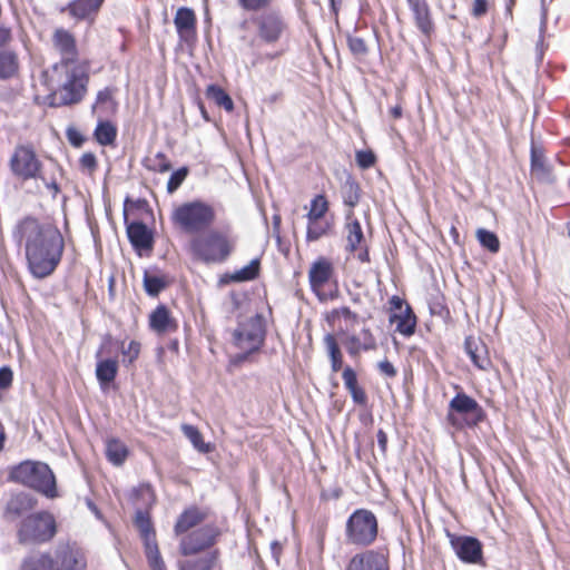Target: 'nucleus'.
<instances>
[{"instance_id":"1","label":"nucleus","mask_w":570,"mask_h":570,"mask_svg":"<svg viewBox=\"0 0 570 570\" xmlns=\"http://www.w3.org/2000/svg\"><path fill=\"white\" fill-rule=\"evenodd\" d=\"M17 235L24 242L30 273L36 278L51 275L63 253L65 242L61 233L52 225H41L33 218H26L18 225Z\"/></svg>"},{"instance_id":"2","label":"nucleus","mask_w":570,"mask_h":570,"mask_svg":"<svg viewBox=\"0 0 570 570\" xmlns=\"http://www.w3.org/2000/svg\"><path fill=\"white\" fill-rule=\"evenodd\" d=\"M191 255L206 264L225 262L234 250V240L224 232L209 229L189 243Z\"/></svg>"},{"instance_id":"3","label":"nucleus","mask_w":570,"mask_h":570,"mask_svg":"<svg viewBox=\"0 0 570 570\" xmlns=\"http://www.w3.org/2000/svg\"><path fill=\"white\" fill-rule=\"evenodd\" d=\"M10 480L31 488L49 499L58 497L56 478L48 464L24 461L10 471Z\"/></svg>"},{"instance_id":"4","label":"nucleus","mask_w":570,"mask_h":570,"mask_svg":"<svg viewBox=\"0 0 570 570\" xmlns=\"http://www.w3.org/2000/svg\"><path fill=\"white\" fill-rule=\"evenodd\" d=\"M171 222L186 233H199L212 226L216 219L214 207L202 200L178 205L171 213Z\"/></svg>"},{"instance_id":"5","label":"nucleus","mask_w":570,"mask_h":570,"mask_svg":"<svg viewBox=\"0 0 570 570\" xmlns=\"http://www.w3.org/2000/svg\"><path fill=\"white\" fill-rule=\"evenodd\" d=\"M266 326L264 317L259 314L252 315L238 322L233 332V344L242 351L235 355V362H244L247 356L257 352L264 344Z\"/></svg>"},{"instance_id":"6","label":"nucleus","mask_w":570,"mask_h":570,"mask_svg":"<svg viewBox=\"0 0 570 570\" xmlns=\"http://www.w3.org/2000/svg\"><path fill=\"white\" fill-rule=\"evenodd\" d=\"M61 82L60 88L55 91L52 98L57 106H67L79 102L87 90L88 73L87 67H72L53 73Z\"/></svg>"},{"instance_id":"7","label":"nucleus","mask_w":570,"mask_h":570,"mask_svg":"<svg viewBox=\"0 0 570 570\" xmlns=\"http://www.w3.org/2000/svg\"><path fill=\"white\" fill-rule=\"evenodd\" d=\"M57 532L56 520L47 511L24 518L18 528V541L21 544H39L50 541Z\"/></svg>"},{"instance_id":"8","label":"nucleus","mask_w":570,"mask_h":570,"mask_svg":"<svg viewBox=\"0 0 570 570\" xmlns=\"http://www.w3.org/2000/svg\"><path fill=\"white\" fill-rule=\"evenodd\" d=\"M377 535V520L365 509H358L348 518L346 538L353 544L368 546Z\"/></svg>"},{"instance_id":"9","label":"nucleus","mask_w":570,"mask_h":570,"mask_svg":"<svg viewBox=\"0 0 570 570\" xmlns=\"http://www.w3.org/2000/svg\"><path fill=\"white\" fill-rule=\"evenodd\" d=\"M51 45L53 51L60 57L59 62L53 65V73L72 67H87L80 62L76 39L68 30L56 29L52 33Z\"/></svg>"},{"instance_id":"10","label":"nucleus","mask_w":570,"mask_h":570,"mask_svg":"<svg viewBox=\"0 0 570 570\" xmlns=\"http://www.w3.org/2000/svg\"><path fill=\"white\" fill-rule=\"evenodd\" d=\"M9 165L12 174L19 179L29 180L41 177L42 164L31 146H17Z\"/></svg>"},{"instance_id":"11","label":"nucleus","mask_w":570,"mask_h":570,"mask_svg":"<svg viewBox=\"0 0 570 570\" xmlns=\"http://www.w3.org/2000/svg\"><path fill=\"white\" fill-rule=\"evenodd\" d=\"M135 524L145 542L146 556L153 570H166L155 540V532L147 513L137 511Z\"/></svg>"},{"instance_id":"12","label":"nucleus","mask_w":570,"mask_h":570,"mask_svg":"<svg viewBox=\"0 0 570 570\" xmlns=\"http://www.w3.org/2000/svg\"><path fill=\"white\" fill-rule=\"evenodd\" d=\"M449 414L448 420L452 425L460 426L461 422H459L456 414H464L470 416L469 424H476L482 420V409L479 403L466 395L465 393H458L449 404Z\"/></svg>"},{"instance_id":"13","label":"nucleus","mask_w":570,"mask_h":570,"mask_svg":"<svg viewBox=\"0 0 570 570\" xmlns=\"http://www.w3.org/2000/svg\"><path fill=\"white\" fill-rule=\"evenodd\" d=\"M346 250L357 252V258L367 263L370 261L366 239L360 222L353 216L352 213L346 215V223L344 225Z\"/></svg>"},{"instance_id":"14","label":"nucleus","mask_w":570,"mask_h":570,"mask_svg":"<svg viewBox=\"0 0 570 570\" xmlns=\"http://www.w3.org/2000/svg\"><path fill=\"white\" fill-rule=\"evenodd\" d=\"M219 532L213 525L203 527L180 541V552L184 556H191L212 547Z\"/></svg>"},{"instance_id":"15","label":"nucleus","mask_w":570,"mask_h":570,"mask_svg":"<svg viewBox=\"0 0 570 570\" xmlns=\"http://www.w3.org/2000/svg\"><path fill=\"white\" fill-rule=\"evenodd\" d=\"M255 24L258 37L266 43L276 42L287 27L284 19L276 12H267L259 16L255 20Z\"/></svg>"},{"instance_id":"16","label":"nucleus","mask_w":570,"mask_h":570,"mask_svg":"<svg viewBox=\"0 0 570 570\" xmlns=\"http://www.w3.org/2000/svg\"><path fill=\"white\" fill-rule=\"evenodd\" d=\"M333 274L334 266L332 262L325 257H318L309 267L308 279L311 288L321 301L326 298L323 288L333 277Z\"/></svg>"},{"instance_id":"17","label":"nucleus","mask_w":570,"mask_h":570,"mask_svg":"<svg viewBox=\"0 0 570 570\" xmlns=\"http://www.w3.org/2000/svg\"><path fill=\"white\" fill-rule=\"evenodd\" d=\"M55 561L56 570H85L87 566L83 552L69 544L57 548Z\"/></svg>"},{"instance_id":"18","label":"nucleus","mask_w":570,"mask_h":570,"mask_svg":"<svg viewBox=\"0 0 570 570\" xmlns=\"http://www.w3.org/2000/svg\"><path fill=\"white\" fill-rule=\"evenodd\" d=\"M346 570H389V560L382 552L367 550L355 554Z\"/></svg>"},{"instance_id":"19","label":"nucleus","mask_w":570,"mask_h":570,"mask_svg":"<svg viewBox=\"0 0 570 570\" xmlns=\"http://www.w3.org/2000/svg\"><path fill=\"white\" fill-rule=\"evenodd\" d=\"M451 546L464 562L476 563L482 559V544L472 537H451Z\"/></svg>"},{"instance_id":"20","label":"nucleus","mask_w":570,"mask_h":570,"mask_svg":"<svg viewBox=\"0 0 570 570\" xmlns=\"http://www.w3.org/2000/svg\"><path fill=\"white\" fill-rule=\"evenodd\" d=\"M149 327L158 335H166L177 331V321L171 316L169 309L164 306H157L149 315Z\"/></svg>"},{"instance_id":"21","label":"nucleus","mask_w":570,"mask_h":570,"mask_svg":"<svg viewBox=\"0 0 570 570\" xmlns=\"http://www.w3.org/2000/svg\"><path fill=\"white\" fill-rule=\"evenodd\" d=\"M345 346L350 355L356 356L362 351L376 348V340L368 328H363L360 334H352L346 337Z\"/></svg>"},{"instance_id":"22","label":"nucleus","mask_w":570,"mask_h":570,"mask_svg":"<svg viewBox=\"0 0 570 570\" xmlns=\"http://www.w3.org/2000/svg\"><path fill=\"white\" fill-rule=\"evenodd\" d=\"M37 505V500L29 493L19 492L13 494L7 502L6 513L13 518L31 511Z\"/></svg>"},{"instance_id":"23","label":"nucleus","mask_w":570,"mask_h":570,"mask_svg":"<svg viewBox=\"0 0 570 570\" xmlns=\"http://www.w3.org/2000/svg\"><path fill=\"white\" fill-rule=\"evenodd\" d=\"M19 570H56V561L50 553L35 551L23 558Z\"/></svg>"},{"instance_id":"24","label":"nucleus","mask_w":570,"mask_h":570,"mask_svg":"<svg viewBox=\"0 0 570 570\" xmlns=\"http://www.w3.org/2000/svg\"><path fill=\"white\" fill-rule=\"evenodd\" d=\"M174 22L183 40L187 41L194 36L196 17L193 10L188 8L178 9Z\"/></svg>"},{"instance_id":"25","label":"nucleus","mask_w":570,"mask_h":570,"mask_svg":"<svg viewBox=\"0 0 570 570\" xmlns=\"http://www.w3.org/2000/svg\"><path fill=\"white\" fill-rule=\"evenodd\" d=\"M127 234L130 243L137 249H150L153 246V236L146 225L142 223H131L127 227Z\"/></svg>"},{"instance_id":"26","label":"nucleus","mask_w":570,"mask_h":570,"mask_svg":"<svg viewBox=\"0 0 570 570\" xmlns=\"http://www.w3.org/2000/svg\"><path fill=\"white\" fill-rule=\"evenodd\" d=\"M206 514L197 508H189L185 510L178 518L174 531L176 535L187 532L202 521H204Z\"/></svg>"},{"instance_id":"27","label":"nucleus","mask_w":570,"mask_h":570,"mask_svg":"<svg viewBox=\"0 0 570 570\" xmlns=\"http://www.w3.org/2000/svg\"><path fill=\"white\" fill-rule=\"evenodd\" d=\"M118 372V362L116 360L106 358L97 363L96 376L102 389L111 383Z\"/></svg>"},{"instance_id":"28","label":"nucleus","mask_w":570,"mask_h":570,"mask_svg":"<svg viewBox=\"0 0 570 570\" xmlns=\"http://www.w3.org/2000/svg\"><path fill=\"white\" fill-rule=\"evenodd\" d=\"M531 173L540 180H547L550 177V169L546 164L543 151L534 144L531 147Z\"/></svg>"},{"instance_id":"29","label":"nucleus","mask_w":570,"mask_h":570,"mask_svg":"<svg viewBox=\"0 0 570 570\" xmlns=\"http://www.w3.org/2000/svg\"><path fill=\"white\" fill-rule=\"evenodd\" d=\"M104 0H75L69 4V13L77 19H86L96 12Z\"/></svg>"},{"instance_id":"30","label":"nucleus","mask_w":570,"mask_h":570,"mask_svg":"<svg viewBox=\"0 0 570 570\" xmlns=\"http://www.w3.org/2000/svg\"><path fill=\"white\" fill-rule=\"evenodd\" d=\"M391 322L396 323V331L403 335H412L415 328V316L409 305H405L403 313L391 316Z\"/></svg>"},{"instance_id":"31","label":"nucleus","mask_w":570,"mask_h":570,"mask_svg":"<svg viewBox=\"0 0 570 570\" xmlns=\"http://www.w3.org/2000/svg\"><path fill=\"white\" fill-rule=\"evenodd\" d=\"M411 9L414 13L416 27L422 33L429 36L433 31V23L426 1L416 3L415 6H412Z\"/></svg>"},{"instance_id":"32","label":"nucleus","mask_w":570,"mask_h":570,"mask_svg":"<svg viewBox=\"0 0 570 570\" xmlns=\"http://www.w3.org/2000/svg\"><path fill=\"white\" fill-rule=\"evenodd\" d=\"M106 455L115 465H121L128 455L127 446L117 439H110L106 442Z\"/></svg>"},{"instance_id":"33","label":"nucleus","mask_w":570,"mask_h":570,"mask_svg":"<svg viewBox=\"0 0 570 570\" xmlns=\"http://www.w3.org/2000/svg\"><path fill=\"white\" fill-rule=\"evenodd\" d=\"M217 560V552H208L198 559H190L179 562L180 570H212Z\"/></svg>"},{"instance_id":"34","label":"nucleus","mask_w":570,"mask_h":570,"mask_svg":"<svg viewBox=\"0 0 570 570\" xmlns=\"http://www.w3.org/2000/svg\"><path fill=\"white\" fill-rule=\"evenodd\" d=\"M19 69L18 57L11 51L0 52V79H9L17 75Z\"/></svg>"},{"instance_id":"35","label":"nucleus","mask_w":570,"mask_h":570,"mask_svg":"<svg viewBox=\"0 0 570 570\" xmlns=\"http://www.w3.org/2000/svg\"><path fill=\"white\" fill-rule=\"evenodd\" d=\"M324 344L331 360L332 371L338 372L342 368L343 355L335 337L332 334H326L324 337Z\"/></svg>"},{"instance_id":"36","label":"nucleus","mask_w":570,"mask_h":570,"mask_svg":"<svg viewBox=\"0 0 570 570\" xmlns=\"http://www.w3.org/2000/svg\"><path fill=\"white\" fill-rule=\"evenodd\" d=\"M206 96L217 106L223 107L226 111H233L234 102L232 98L218 86L210 85L207 88Z\"/></svg>"},{"instance_id":"37","label":"nucleus","mask_w":570,"mask_h":570,"mask_svg":"<svg viewBox=\"0 0 570 570\" xmlns=\"http://www.w3.org/2000/svg\"><path fill=\"white\" fill-rule=\"evenodd\" d=\"M95 137L100 145H111L117 137V128L110 121H101L95 130Z\"/></svg>"},{"instance_id":"38","label":"nucleus","mask_w":570,"mask_h":570,"mask_svg":"<svg viewBox=\"0 0 570 570\" xmlns=\"http://www.w3.org/2000/svg\"><path fill=\"white\" fill-rule=\"evenodd\" d=\"M328 210V202L324 195H317L311 200V208L307 213L309 223L318 222Z\"/></svg>"},{"instance_id":"39","label":"nucleus","mask_w":570,"mask_h":570,"mask_svg":"<svg viewBox=\"0 0 570 570\" xmlns=\"http://www.w3.org/2000/svg\"><path fill=\"white\" fill-rule=\"evenodd\" d=\"M184 435L191 442L195 449H197L202 453H209L212 451V446L209 443H205L203 436L197 428L188 424H184L181 426Z\"/></svg>"},{"instance_id":"40","label":"nucleus","mask_w":570,"mask_h":570,"mask_svg":"<svg viewBox=\"0 0 570 570\" xmlns=\"http://www.w3.org/2000/svg\"><path fill=\"white\" fill-rule=\"evenodd\" d=\"M166 286L164 277L157 273L146 271L144 274V287L150 296H157Z\"/></svg>"},{"instance_id":"41","label":"nucleus","mask_w":570,"mask_h":570,"mask_svg":"<svg viewBox=\"0 0 570 570\" xmlns=\"http://www.w3.org/2000/svg\"><path fill=\"white\" fill-rule=\"evenodd\" d=\"M259 273V261L257 258L252 259L246 266L236 271L232 275V279L235 282L252 281L257 277Z\"/></svg>"},{"instance_id":"42","label":"nucleus","mask_w":570,"mask_h":570,"mask_svg":"<svg viewBox=\"0 0 570 570\" xmlns=\"http://www.w3.org/2000/svg\"><path fill=\"white\" fill-rule=\"evenodd\" d=\"M476 238L480 242V244L491 253L499 252L500 240L494 233L484 228H479L476 230Z\"/></svg>"},{"instance_id":"43","label":"nucleus","mask_w":570,"mask_h":570,"mask_svg":"<svg viewBox=\"0 0 570 570\" xmlns=\"http://www.w3.org/2000/svg\"><path fill=\"white\" fill-rule=\"evenodd\" d=\"M465 350L471 357V361L481 370H485L490 362L485 356L481 355V350L476 345L474 346V342L471 338H466L465 341Z\"/></svg>"},{"instance_id":"44","label":"nucleus","mask_w":570,"mask_h":570,"mask_svg":"<svg viewBox=\"0 0 570 570\" xmlns=\"http://www.w3.org/2000/svg\"><path fill=\"white\" fill-rule=\"evenodd\" d=\"M343 198L344 203L350 206L354 207L360 199L358 194V186L354 181H346L343 187Z\"/></svg>"},{"instance_id":"45","label":"nucleus","mask_w":570,"mask_h":570,"mask_svg":"<svg viewBox=\"0 0 570 570\" xmlns=\"http://www.w3.org/2000/svg\"><path fill=\"white\" fill-rule=\"evenodd\" d=\"M96 106H102L106 110H114L116 102L114 100V90L105 88L97 95Z\"/></svg>"},{"instance_id":"46","label":"nucleus","mask_w":570,"mask_h":570,"mask_svg":"<svg viewBox=\"0 0 570 570\" xmlns=\"http://www.w3.org/2000/svg\"><path fill=\"white\" fill-rule=\"evenodd\" d=\"M188 175V169L186 167H181L178 170L174 171L167 183L168 193L173 194L175 190L179 188L183 181L186 179Z\"/></svg>"},{"instance_id":"47","label":"nucleus","mask_w":570,"mask_h":570,"mask_svg":"<svg viewBox=\"0 0 570 570\" xmlns=\"http://www.w3.org/2000/svg\"><path fill=\"white\" fill-rule=\"evenodd\" d=\"M347 43L352 53L357 58H362L367 53V47L362 38L356 36H348Z\"/></svg>"},{"instance_id":"48","label":"nucleus","mask_w":570,"mask_h":570,"mask_svg":"<svg viewBox=\"0 0 570 570\" xmlns=\"http://www.w3.org/2000/svg\"><path fill=\"white\" fill-rule=\"evenodd\" d=\"M356 163L362 169L374 166L376 157L372 150H358L355 155Z\"/></svg>"},{"instance_id":"49","label":"nucleus","mask_w":570,"mask_h":570,"mask_svg":"<svg viewBox=\"0 0 570 570\" xmlns=\"http://www.w3.org/2000/svg\"><path fill=\"white\" fill-rule=\"evenodd\" d=\"M327 232V226H322L318 222H313L307 225L306 238L309 242H315L324 236Z\"/></svg>"},{"instance_id":"50","label":"nucleus","mask_w":570,"mask_h":570,"mask_svg":"<svg viewBox=\"0 0 570 570\" xmlns=\"http://www.w3.org/2000/svg\"><path fill=\"white\" fill-rule=\"evenodd\" d=\"M124 357L128 358L129 363H132L140 353V344L136 341H131L127 347L121 348Z\"/></svg>"},{"instance_id":"51","label":"nucleus","mask_w":570,"mask_h":570,"mask_svg":"<svg viewBox=\"0 0 570 570\" xmlns=\"http://www.w3.org/2000/svg\"><path fill=\"white\" fill-rule=\"evenodd\" d=\"M342 377L347 390L358 386L356 373L352 367L346 366L343 370Z\"/></svg>"},{"instance_id":"52","label":"nucleus","mask_w":570,"mask_h":570,"mask_svg":"<svg viewBox=\"0 0 570 570\" xmlns=\"http://www.w3.org/2000/svg\"><path fill=\"white\" fill-rule=\"evenodd\" d=\"M245 10L256 11L269 4L272 0H237Z\"/></svg>"},{"instance_id":"53","label":"nucleus","mask_w":570,"mask_h":570,"mask_svg":"<svg viewBox=\"0 0 570 570\" xmlns=\"http://www.w3.org/2000/svg\"><path fill=\"white\" fill-rule=\"evenodd\" d=\"M80 166L83 170H87L88 173H92L96 169L97 166V159L96 156L91 153H86L80 157Z\"/></svg>"},{"instance_id":"54","label":"nucleus","mask_w":570,"mask_h":570,"mask_svg":"<svg viewBox=\"0 0 570 570\" xmlns=\"http://www.w3.org/2000/svg\"><path fill=\"white\" fill-rule=\"evenodd\" d=\"M377 367H379L380 373L387 377H394L397 374L394 365L387 360H383V361L379 362Z\"/></svg>"},{"instance_id":"55","label":"nucleus","mask_w":570,"mask_h":570,"mask_svg":"<svg viewBox=\"0 0 570 570\" xmlns=\"http://www.w3.org/2000/svg\"><path fill=\"white\" fill-rule=\"evenodd\" d=\"M348 392L351 393V396L356 404L363 405L366 403L367 397L362 387L356 386L354 389L348 390Z\"/></svg>"},{"instance_id":"56","label":"nucleus","mask_w":570,"mask_h":570,"mask_svg":"<svg viewBox=\"0 0 570 570\" xmlns=\"http://www.w3.org/2000/svg\"><path fill=\"white\" fill-rule=\"evenodd\" d=\"M12 382V372L8 367L0 368V389L8 387Z\"/></svg>"},{"instance_id":"57","label":"nucleus","mask_w":570,"mask_h":570,"mask_svg":"<svg viewBox=\"0 0 570 570\" xmlns=\"http://www.w3.org/2000/svg\"><path fill=\"white\" fill-rule=\"evenodd\" d=\"M156 160H157V165L155 168L157 170H159L160 173L168 171L171 168L169 160L166 158V156L164 154H161V153L157 154Z\"/></svg>"},{"instance_id":"58","label":"nucleus","mask_w":570,"mask_h":570,"mask_svg":"<svg viewBox=\"0 0 570 570\" xmlns=\"http://www.w3.org/2000/svg\"><path fill=\"white\" fill-rule=\"evenodd\" d=\"M488 2L487 0H474L473 2V14L475 17H481L487 12Z\"/></svg>"},{"instance_id":"59","label":"nucleus","mask_w":570,"mask_h":570,"mask_svg":"<svg viewBox=\"0 0 570 570\" xmlns=\"http://www.w3.org/2000/svg\"><path fill=\"white\" fill-rule=\"evenodd\" d=\"M376 439H377V445L381 450V453L384 455L386 453V448H387V435L383 430H379V432L376 434Z\"/></svg>"},{"instance_id":"60","label":"nucleus","mask_w":570,"mask_h":570,"mask_svg":"<svg viewBox=\"0 0 570 570\" xmlns=\"http://www.w3.org/2000/svg\"><path fill=\"white\" fill-rule=\"evenodd\" d=\"M390 303L393 309L399 311V313H403L405 305L399 296H393Z\"/></svg>"},{"instance_id":"61","label":"nucleus","mask_w":570,"mask_h":570,"mask_svg":"<svg viewBox=\"0 0 570 570\" xmlns=\"http://www.w3.org/2000/svg\"><path fill=\"white\" fill-rule=\"evenodd\" d=\"M11 39L10 29L0 27V46L7 45Z\"/></svg>"},{"instance_id":"62","label":"nucleus","mask_w":570,"mask_h":570,"mask_svg":"<svg viewBox=\"0 0 570 570\" xmlns=\"http://www.w3.org/2000/svg\"><path fill=\"white\" fill-rule=\"evenodd\" d=\"M68 137L70 142L75 146H80L82 142V138L76 131L69 130Z\"/></svg>"},{"instance_id":"63","label":"nucleus","mask_w":570,"mask_h":570,"mask_svg":"<svg viewBox=\"0 0 570 570\" xmlns=\"http://www.w3.org/2000/svg\"><path fill=\"white\" fill-rule=\"evenodd\" d=\"M277 56H278V53H267V55L261 56L256 60L253 61V65L255 66L264 60H272V59L276 58Z\"/></svg>"},{"instance_id":"64","label":"nucleus","mask_w":570,"mask_h":570,"mask_svg":"<svg viewBox=\"0 0 570 570\" xmlns=\"http://www.w3.org/2000/svg\"><path fill=\"white\" fill-rule=\"evenodd\" d=\"M390 112L393 118H400L402 116V107L399 105L394 106L393 108H391Z\"/></svg>"}]
</instances>
